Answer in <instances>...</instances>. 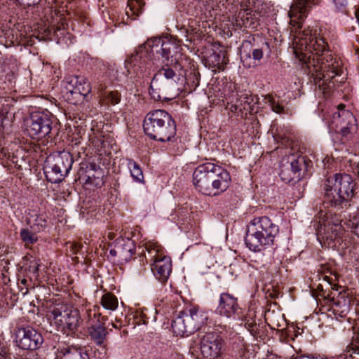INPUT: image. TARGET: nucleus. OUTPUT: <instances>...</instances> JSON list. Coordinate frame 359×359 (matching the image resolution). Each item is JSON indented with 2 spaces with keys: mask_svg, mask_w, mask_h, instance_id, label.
Listing matches in <instances>:
<instances>
[{
  "mask_svg": "<svg viewBox=\"0 0 359 359\" xmlns=\"http://www.w3.org/2000/svg\"><path fill=\"white\" fill-rule=\"evenodd\" d=\"M171 266L170 259L165 256L151 264V269L154 276L162 283L168 280L171 272Z\"/></svg>",
  "mask_w": 359,
  "mask_h": 359,
  "instance_id": "19",
  "label": "nucleus"
},
{
  "mask_svg": "<svg viewBox=\"0 0 359 359\" xmlns=\"http://www.w3.org/2000/svg\"><path fill=\"white\" fill-rule=\"evenodd\" d=\"M26 6L22 14L24 19L36 20L40 16V10L38 6L39 4H32V1H27L25 4H22Z\"/></svg>",
  "mask_w": 359,
  "mask_h": 359,
  "instance_id": "28",
  "label": "nucleus"
},
{
  "mask_svg": "<svg viewBox=\"0 0 359 359\" xmlns=\"http://www.w3.org/2000/svg\"><path fill=\"white\" fill-rule=\"evenodd\" d=\"M102 320H106V318L104 317H102Z\"/></svg>",
  "mask_w": 359,
  "mask_h": 359,
  "instance_id": "64",
  "label": "nucleus"
},
{
  "mask_svg": "<svg viewBox=\"0 0 359 359\" xmlns=\"http://www.w3.org/2000/svg\"><path fill=\"white\" fill-rule=\"evenodd\" d=\"M97 316L99 317L100 313H97L95 311H88V316L89 318L90 327L88 328L89 335L90 339L94 341L97 345L102 346L104 344L108 332L105 327L100 323H95L94 320L91 318L92 316L95 318Z\"/></svg>",
  "mask_w": 359,
  "mask_h": 359,
  "instance_id": "16",
  "label": "nucleus"
},
{
  "mask_svg": "<svg viewBox=\"0 0 359 359\" xmlns=\"http://www.w3.org/2000/svg\"><path fill=\"white\" fill-rule=\"evenodd\" d=\"M201 174H202V170L201 169V166H198V168H196L193 173V183H194V186L196 187V189H198L199 190V191H201V181L202 180Z\"/></svg>",
  "mask_w": 359,
  "mask_h": 359,
  "instance_id": "41",
  "label": "nucleus"
},
{
  "mask_svg": "<svg viewBox=\"0 0 359 359\" xmlns=\"http://www.w3.org/2000/svg\"><path fill=\"white\" fill-rule=\"evenodd\" d=\"M101 304L107 310L114 311L118 307V299L114 294L107 292L102 297Z\"/></svg>",
  "mask_w": 359,
  "mask_h": 359,
  "instance_id": "31",
  "label": "nucleus"
},
{
  "mask_svg": "<svg viewBox=\"0 0 359 359\" xmlns=\"http://www.w3.org/2000/svg\"><path fill=\"white\" fill-rule=\"evenodd\" d=\"M330 128L349 140L357 132V120L351 112L344 109V104H339L333 114Z\"/></svg>",
  "mask_w": 359,
  "mask_h": 359,
  "instance_id": "8",
  "label": "nucleus"
},
{
  "mask_svg": "<svg viewBox=\"0 0 359 359\" xmlns=\"http://www.w3.org/2000/svg\"><path fill=\"white\" fill-rule=\"evenodd\" d=\"M217 27L215 23L212 20L205 21V24L203 22V32H205L207 34H210L211 32V29L215 30Z\"/></svg>",
  "mask_w": 359,
  "mask_h": 359,
  "instance_id": "47",
  "label": "nucleus"
},
{
  "mask_svg": "<svg viewBox=\"0 0 359 359\" xmlns=\"http://www.w3.org/2000/svg\"><path fill=\"white\" fill-rule=\"evenodd\" d=\"M109 255L112 257H116V256H118V252H117V244L116 245V248L114 249H111L109 250Z\"/></svg>",
  "mask_w": 359,
  "mask_h": 359,
  "instance_id": "54",
  "label": "nucleus"
},
{
  "mask_svg": "<svg viewBox=\"0 0 359 359\" xmlns=\"http://www.w3.org/2000/svg\"><path fill=\"white\" fill-rule=\"evenodd\" d=\"M97 89L99 93L100 101L102 105L109 107L110 105L118 104L121 100V95L117 90L107 89V86L102 81H99L97 85Z\"/></svg>",
  "mask_w": 359,
  "mask_h": 359,
  "instance_id": "17",
  "label": "nucleus"
},
{
  "mask_svg": "<svg viewBox=\"0 0 359 359\" xmlns=\"http://www.w3.org/2000/svg\"><path fill=\"white\" fill-rule=\"evenodd\" d=\"M115 73L116 72H114V68H112L111 67L108 68L107 74V76L109 77V79L111 80H112V79L116 78L115 77Z\"/></svg>",
  "mask_w": 359,
  "mask_h": 359,
  "instance_id": "51",
  "label": "nucleus"
},
{
  "mask_svg": "<svg viewBox=\"0 0 359 359\" xmlns=\"http://www.w3.org/2000/svg\"><path fill=\"white\" fill-rule=\"evenodd\" d=\"M180 31L182 35H184L185 36H187V30L184 27H182Z\"/></svg>",
  "mask_w": 359,
  "mask_h": 359,
  "instance_id": "57",
  "label": "nucleus"
},
{
  "mask_svg": "<svg viewBox=\"0 0 359 359\" xmlns=\"http://www.w3.org/2000/svg\"><path fill=\"white\" fill-rule=\"evenodd\" d=\"M94 178L90 177V175L87 176V178L86 180V184H94Z\"/></svg>",
  "mask_w": 359,
  "mask_h": 359,
  "instance_id": "55",
  "label": "nucleus"
},
{
  "mask_svg": "<svg viewBox=\"0 0 359 359\" xmlns=\"http://www.w3.org/2000/svg\"><path fill=\"white\" fill-rule=\"evenodd\" d=\"M28 224L34 230L40 232L46 226V220L41 215H32L28 219Z\"/></svg>",
  "mask_w": 359,
  "mask_h": 359,
  "instance_id": "32",
  "label": "nucleus"
},
{
  "mask_svg": "<svg viewBox=\"0 0 359 359\" xmlns=\"http://www.w3.org/2000/svg\"><path fill=\"white\" fill-rule=\"evenodd\" d=\"M69 308H67V306L55 308L51 311L50 318L53 319L55 324L61 327L63 320L65 319L67 315H68L67 311H69Z\"/></svg>",
  "mask_w": 359,
  "mask_h": 359,
  "instance_id": "30",
  "label": "nucleus"
},
{
  "mask_svg": "<svg viewBox=\"0 0 359 359\" xmlns=\"http://www.w3.org/2000/svg\"><path fill=\"white\" fill-rule=\"evenodd\" d=\"M252 42H255V39L249 38L242 43L241 47V60L243 65L249 68L257 66L264 55L262 48L254 47Z\"/></svg>",
  "mask_w": 359,
  "mask_h": 359,
  "instance_id": "14",
  "label": "nucleus"
},
{
  "mask_svg": "<svg viewBox=\"0 0 359 359\" xmlns=\"http://www.w3.org/2000/svg\"><path fill=\"white\" fill-rule=\"evenodd\" d=\"M145 134L159 142L170 141L176 133V125L172 116L164 110H154L147 114L143 123Z\"/></svg>",
  "mask_w": 359,
  "mask_h": 359,
  "instance_id": "5",
  "label": "nucleus"
},
{
  "mask_svg": "<svg viewBox=\"0 0 359 359\" xmlns=\"http://www.w3.org/2000/svg\"><path fill=\"white\" fill-rule=\"evenodd\" d=\"M73 162V158L68 152L48 156L43 168L46 177L52 183L60 182L69 172Z\"/></svg>",
  "mask_w": 359,
  "mask_h": 359,
  "instance_id": "7",
  "label": "nucleus"
},
{
  "mask_svg": "<svg viewBox=\"0 0 359 359\" xmlns=\"http://www.w3.org/2000/svg\"><path fill=\"white\" fill-rule=\"evenodd\" d=\"M89 91H90V89H89V88H88V89L86 90V92L87 93H89Z\"/></svg>",
  "mask_w": 359,
  "mask_h": 359,
  "instance_id": "61",
  "label": "nucleus"
},
{
  "mask_svg": "<svg viewBox=\"0 0 359 359\" xmlns=\"http://www.w3.org/2000/svg\"><path fill=\"white\" fill-rule=\"evenodd\" d=\"M241 7L242 8L241 11H252L257 10L255 0H241L238 1Z\"/></svg>",
  "mask_w": 359,
  "mask_h": 359,
  "instance_id": "39",
  "label": "nucleus"
},
{
  "mask_svg": "<svg viewBox=\"0 0 359 359\" xmlns=\"http://www.w3.org/2000/svg\"><path fill=\"white\" fill-rule=\"evenodd\" d=\"M191 348L193 350V352L202 351V339L198 338L197 339L194 340L191 346Z\"/></svg>",
  "mask_w": 359,
  "mask_h": 359,
  "instance_id": "45",
  "label": "nucleus"
},
{
  "mask_svg": "<svg viewBox=\"0 0 359 359\" xmlns=\"http://www.w3.org/2000/svg\"><path fill=\"white\" fill-rule=\"evenodd\" d=\"M112 326L114 327V328H117L118 327L116 326V325L112 323Z\"/></svg>",
  "mask_w": 359,
  "mask_h": 359,
  "instance_id": "60",
  "label": "nucleus"
},
{
  "mask_svg": "<svg viewBox=\"0 0 359 359\" xmlns=\"http://www.w3.org/2000/svg\"><path fill=\"white\" fill-rule=\"evenodd\" d=\"M39 264H37L36 262H34V263L32 262L29 266V271L30 272L33 273L34 275L37 276L38 271H39Z\"/></svg>",
  "mask_w": 359,
  "mask_h": 359,
  "instance_id": "49",
  "label": "nucleus"
},
{
  "mask_svg": "<svg viewBox=\"0 0 359 359\" xmlns=\"http://www.w3.org/2000/svg\"><path fill=\"white\" fill-rule=\"evenodd\" d=\"M57 118L48 110L34 111L24 120L25 130L33 139H52L58 133Z\"/></svg>",
  "mask_w": 359,
  "mask_h": 359,
  "instance_id": "6",
  "label": "nucleus"
},
{
  "mask_svg": "<svg viewBox=\"0 0 359 359\" xmlns=\"http://www.w3.org/2000/svg\"><path fill=\"white\" fill-rule=\"evenodd\" d=\"M351 353H349V356L351 357L352 356V353H359V348L358 347H355V346H351Z\"/></svg>",
  "mask_w": 359,
  "mask_h": 359,
  "instance_id": "56",
  "label": "nucleus"
},
{
  "mask_svg": "<svg viewBox=\"0 0 359 359\" xmlns=\"http://www.w3.org/2000/svg\"><path fill=\"white\" fill-rule=\"evenodd\" d=\"M187 13L191 15L198 16L202 14L201 0H192L188 4Z\"/></svg>",
  "mask_w": 359,
  "mask_h": 359,
  "instance_id": "37",
  "label": "nucleus"
},
{
  "mask_svg": "<svg viewBox=\"0 0 359 359\" xmlns=\"http://www.w3.org/2000/svg\"><path fill=\"white\" fill-rule=\"evenodd\" d=\"M60 359H90V358L86 353H79L75 355L65 354Z\"/></svg>",
  "mask_w": 359,
  "mask_h": 359,
  "instance_id": "44",
  "label": "nucleus"
},
{
  "mask_svg": "<svg viewBox=\"0 0 359 359\" xmlns=\"http://www.w3.org/2000/svg\"><path fill=\"white\" fill-rule=\"evenodd\" d=\"M2 153L4 154V156H6V153H4V150L2 151Z\"/></svg>",
  "mask_w": 359,
  "mask_h": 359,
  "instance_id": "62",
  "label": "nucleus"
},
{
  "mask_svg": "<svg viewBox=\"0 0 359 359\" xmlns=\"http://www.w3.org/2000/svg\"><path fill=\"white\" fill-rule=\"evenodd\" d=\"M347 348H348V352L350 353L351 352V346H347Z\"/></svg>",
  "mask_w": 359,
  "mask_h": 359,
  "instance_id": "59",
  "label": "nucleus"
},
{
  "mask_svg": "<svg viewBox=\"0 0 359 359\" xmlns=\"http://www.w3.org/2000/svg\"><path fill=\"white\" fill-rule=\"evenodd\" d=\"M128 166L130 170L131 176L133 177V179L137 182H142L144 177L142 171L139 165L136 162L131 161L129 162Z\"/></svg>",
  "mask_w": 359,
  "mask_h": 359,
  "instance_id": "34",
  "label": "nucleus"
},
{
  "mask_svg": "<svg viewBox=\"0 0 359 359\" xmlns=\"http://www.w3.org/2000/svg\"><path fill=\"white\" fill-rule=\"evenodd\" d=\"M64 28L63 24H53L49 27L44 28L45 36L50 40H53V36H58L57 32H61Z\"/></svg>",
  "mask_w": 359,
  "mask_h": 359,
  "instance_id": "33",
  "label": "nucleus"
},
{
  "mask_svg": "<svg viewBox=\"0 0 359 359\" xmlns=\"http://www.w3.org/2000/svg\"><path fill=\"white\" fill-rule=\"evenodd\" d=\"M203 177L207 182H211L212 187L215 189L214 193L205 192L206 195L216 196L224 191L229 185L231 180L229 172L221 166L213 163H203Z\"/></svg>",
  "mask_w": 359,
  "mask_h": 359,
  "instance_id": "10",
  "label": "nucleus"
},
{
  "mask_svg": "<svg viewBox=\"0 0 359 359\" xmlns=\"http://www.w3.org/2000/svg\"><path fill=\"white\" fill-rule=\"evenodd\" d=\"M278 232V226L273 223L269 217H255L248 225L245 242L250 250L260 252L273 245Z\"/></svg>",
  "mask_w": 359,
  "mask_h": 359,
  "instance_id": "4",
  "label": "nucleus"
},
{
  "mask_svg": "<svg viewBox=\"0 0 359 359\" xmlns=\"http://www.w3.org/2000/svg\"><path fill=\"white\" fill-rule=\"evenodd\" d=\"M306 165L304 156L290 155L283 158L280 163V177L285 183H296L301 178V171Z\"/></svg>",
  "mask_w": 359,
  "mask_h": 359,
  "instance_id": "11",
  "label": "nucleus"
},
{
  "mask_svg": "<svg viewBox=\"0 0 359 359\" xmlns=\"http://www.w3.org/2000/svg\"><path fill=\"white\" fill-rule=\"evenodd\" d=\"M37 232L31 226L20 230V238L25 245L34 244L38 241Z\"/></svg>",
  "mask_w": 359,
  "mask_h": 359,
  "instance_id": "29",
  "label": "nucleus"
},
{
  "mask_svg": "<svg viewBox=\"0 0 359 359\" xmlns=\"http://www.w3.org/2000/svg\"><path fill=\"white\" fill-rule=\"evenodd\" d=\"M187 325L186 324L183 313L180 311L172 321V330L177 336L189 335Z\"/></svg>",
  "mask_w": 359,
  "mask_h": 359,
  "instance_id": "26",
  "label": "nucleus"
},
{
  "mask_svg": "<svg viewBox=\"0 0 359 359\" xmlns=\"http://www.w3.org/2000/svg\"><path fill=\"white\" fill-rule=\"evenodd\" d=\"M203 336V358H217L225 351L224 341L216 332H205Z\"/></svg>",
  "mask_w": 359,
  "mask_h": 359,
  "instance_id": "13",
  "label": "nucleus"
},
{
  "mask_svg": "<svg viewBox=\"0 0 359 359\" xmlns=\"http://www.w3.org/2000/svg\"><path fill=\"white\" fill-rule=\"evenodd\" d=\"M70 248H71V251H72L74 254H76L79 252V250H80L81 245H78L76 243H72L70 245Z\"/></svg>",
  "mask_w": 359,
  "mask_h": 359,
  "instance_id": "50",
  "label": "nucleus"
},
{
  "mask_svg": "<svg viewBox=\"0 0 359 359\" xmlns=\"http://www.w3.org/2000/svg\"><path fill=\"white\" fill-rule=\"evenodd\" d=\"M86 79H83V78H81V81H79L80 83H81V81H83L84 83H86Z\"/></svg>",
  "mask_w": 359,
  "mask_h": 359,
  "instance_id": "58",
  "label": "nucleus"
},
{
  "mask_svg": "<svg viewBox=\"0 0 359 359\" xmlns=\"http://www.w3.org/2000/svg\"><path fill=\"white\" fill-rule=\"evenodd\" d=\"M238 0H219V3L222 4L223 6L225 5H233Z\"/></svg>",
  "mask_w": 359,
  "mask_h": 359,
  "instance_id": "53",
  "label": "nucleus"
},
{
  "mask_svg": "<svg viewBox=\"0 0 359 359\" xmlns=\"http://www.w3.org/2000/svg\"><path fill=\"white\" fill-rule=\"evenodd\" d=\"M65 319L63 320L62 327L67 329L69 332L74 333L79 325V312L76 309L69 308Z\"/></svg>",
  "mask_w": 359,
  "mask_h": 359,
  "instance_id": "24",
  "label": "nucleus"
},
{
  "mask_svg": "<svg viewBox=\"0 0 359 359\" xmlns=\"http://www.w3.org/2000/svg\"><path fill=\"white\" fill-rule=\"evenodd\" d=\"M181 40L172 37L162 39L154 37L139 46L134 54L126 60L125 67L132 76H149L154 66L164 65L154 74L150 84L149 93L155 97L156 93L177 94L186 81L185 90L194 91L200 84L198 66L189 62L190 72L187 75V58L182 53Z\"/></svg>",
  "mask_w": 359,
  "mask_h": 359,
  "instance_id": "1",
  "label": "nucleus"
},
{
  "mask_svg": "<svg viewBox=\"0 0 359 359\" xmlns=\"http://www.w3.org/2000/svg\"><path fill=\"white\" fill-rule=\"evenodd\" d=\"M186 324L187 325L188 332L189 334L194 333L200 330L201 327V315L198 313V309L193 307L189 310V313L182 311Z\"/></svg>",
  "mask_w": 359,
  "mask_h": 359,
  "instance_id": "22",
  "label": "nucleus"
},
{
  "mask_svg": "<svg viewBox=\"0 0 359 359\" xmlns=\"http://www.w3.org/2000/svg\"><path fill=\"white\" fill-rule=\"evenodd\" d=\"M356 183L346 173H336L329 176L324 183L325 208L339 207L348 203L355 195Z\"/></svg>",
  "mask_w": 359,
  "mask_h": 359,
  "instance_id": "3",
  "label": "nucleus"
},
{
  "mask_svg": "<svg viewBox=\"0 0 359 359\" xmlns=\"http://www.w3.org/2000/svg\"><path fill=\"white\" fill-rule=\"evenodd\" d=\"M191 29L189 32V41L194 43L196 48L199 49L201 44L202 41V35L200 31V29H197L196 27H193V25L191 26Z\"/></svg>",
  "mask_w": 359,
  "mask_h": 359,
  "instance_id": "35",
  "label": "nucleus"
},
{
  "mask_svg": "<svg viewBox=\"0 0 359 359\" xmlns=\"http://www.w3.org/2000/svg\"><path fill=\"white\" fill-rule=\"evenodd\" d=\"M142 0H129L126 8L127 19L135 20L142 13Z\"/></svg>",
  "mask_w": 359,
  "mask_h": 359,
  "instance_id": "27",
  "label": "nucleus"
},
{
  "mask_svg": "<svg viewBox=\"0 0 359 359\" xmlns=\"http://www.w3.org/2000/svg\"><path fill=\"white\" fill-rule=\"evenodd\" d=\"M260 14L257 10L252 11H240L238 18L239 25L250 29H255L259 25Z\"/></svg>",
  "mask_w": 359,
  "mask_h": 359,
  "instance_id": "23",
  "label": "nucleus"
},
{
  "mask_svg": "<svg viewBox=\"0 0 359 359\" xmlns=\"http://www.w3.org/2000/svg\"><path fill=\"white\" fill-rule=\"evenodd\" d=\"M227 62L225 54L222 51L213 52L210 55H205V58L203 55V65L209 69H212V72L224 70Z\"/></svg>",
  "mask_w": 359,
  "mask_h": 359,
  "instance_id": "20",
  "label": "nucleus"
},
{
  "mask_svg": "<svg viewBox=\"0 0 359 359\" xmlns=\"http://www.w3.org/2000/svg\"><path fill=\"white\" fill-rule=\"evenodd\" d=\"M97 1L99 2H101V3H99V4H98L99 10L102 13H104L107 10V6L105 4V2L103 1V0H97Z\"/></svg>",
  "mask_w": 359,
  "mask_h": 359,
  "instance_id": "52",
  "label": "nucleus"
},
{
  "mask_svg": "<svg viewBox=\"0 0 359 359\" xmlns=\"http://www.w3.org/2000/svg\"><path fill=\"white\" fill-rule=\"evenodd\" d=\"M19 292H21L22 296H25L28 292L27 280L23 278L18 283Z\"/></svg>",
  "mask_w": 359,
  "mask_h": 359,
  "instance_id": "46",
  "label": "nucleus"
},
{
  "mask_svg": "<svg viewBox=\"0 0 359 359\" xmlns=\"http://www.w3.org/2000/svg\"><path fill=\"white\" fill-rule=\"evenodd\" d=\"M320 0H295L292 4L288 15L290 25L300 28L302 20L306 18L313 5L317 4Z\"/></svg>",
  "mask_w": 359,
  "mask_h": 359,
  "instance_id": "15",
  "label": "nucleus"
},
{
  "mask_svg": "<svg viewBox=\"0 0 359 359\" xmlns=\"http://www.w3.org/2000/svg\"><path fill=\"white\" fill-rule=\"evenodd\" d=\"M5 37L7 39L6 42L9 41L10 45H18L20 43V40L18 37V34L15 29H8L5 32Z\"/></svg>",
  "mask_w": 359,
  "mask_h": 359,
  "instance_id": "38",
  "label": "nucleus"
},
{
  "mask_svg": "<svg viewBox=\"0 0 359 359\" xmlns=\"http://www.w3.org/2000/svg\"><path fill=\"white\" fill-rule=\"evenodd\" d=\"M294 42L299 46L301 51H306L302 53L304 57H307V53L312 54V59L311 55L308 57V67L315 77L316 84L326 94L334 87L332 79L340 75L341 64L327 50V43L325 39L313 36L310 31L299 32Z\"/></svg>",
  "mask_w": 359,
  "mask_h": 359,
  "instance_id": "2",
  "label": "nucleus"
},
{
  "mask_svg": "<svg viewBox=\"0 0 359 359\" xmlns=\"http://www.w3.org/2000/svg\"><path fill=\"white\" fill-rule=\"evenodd\" d=\"M1 109H0V123L3 124L4 121L6 118L8 113V104L5 107L4 104H1Z\"/></svg>",
  "mask_w": 359,
  "mask_h": 359,
  "instance_id": "48",
  "label": "nucleus"
},
{
  "mask_svg": "<svg viewBox=\"0 0 359 359\" xmlns=\"http://www.w3.org/2000/svg\"><path fill=\"white\" fill-rule=\"evenodd\" d=\"M121 241L123 243H120V242L117 243V252L118 257L124 261H129L133 253L135 252V245L134 243L130 239H122Z\"/></svg>",
  "mask_w": 359,
  "mask_h": 359,
  "instance_id": "25",
  "label": "nucleus"
},
{
  "mask_svg": "<svg viewBox=\"0 0 359 359\" xmlns=\"http://www.w3.org/2000/svg\"><path fill=\"white\" fill-rule=\"evenodd\" d=\"M346 225L359 238V212H356L351 216L346 222Z\"/></svg>",
  "mask_w": 359,
  "mask_h": 359,
  "instance_id": "36",
  "label": "nucleus"
},
{
  "mask_svg": "<svg viewBox=\"0 0 359 359\" xmlns=\"http://www.w3.org/2000/svg\"><path fill=\"white\" fill-rule=\"evenodd\" d=\"M238 309L237 299L229 293H222L220 295L217 312L221 316L230 317Z\"/></svg>",
  "mask_w": 359,
  "mask_h": 359,
  "instance_id": "18",
  "label": "nucleus"
},
{
  "mask_svg": "<svg viewBox=\"0 0 359 359\" xmlns=\"http://www.w3.org/2000/svg\"><path fill=\"white\" fill-rule=\"evenodd\" d=\"M323 231L325 234L323 238L330 241L328 243L330 247L338 248L339 250H344V254H346V250H348L349 255L352 258L359 257V245H354L349 249L346 233L341 224L328 222L327 225H325Z\"/></svg>",
  "mask_w": 359,
  "mask_h": 359,
  "instance_id": "9",
  "label": "nucleus"
},
{
  "mask_svg": "<svg viewBox=\"0 0 359 359\" xmlns=\"http://www.w3.org/2000/svg\"><path fill=\"white\" fill-rule=\"evenodd\" d=\"M335 10L338 12L341 13H346V8L348 5V1L347 0H332Z\"/></svg>",
  "mask_w": 359,
  "mask_h": 359,
  "instance_id": "43",
  "label": "nucleus"
},
{
  "mask_svg": "<svg viewBox=\"0 0 359 359\" xmlns=\"http://www.w3.org/2000/svg\"><path fill=\"white\" fill-rule=\"evenodd\" d=\"M140 254L139 261L142 265H144L149 262L151 264L156 260H159L161 257H163V256L160 254L158 246L155 243L146 244Z\"/></svg>",
  "mask_w": 359,
  "mask_h": 359,
  "instance_id": "21",
  "label": "nucleus"
},
{
  "mask_svg": "<svg viewBox=\"0 0 359 359\" xmlns=\"http://www.w3.org/2000/svg\"><path fill=\"white\" fill-rule=\"evenodd\" d=\"M267 102H269L273 111L277 114H280L283 111V107L281 106L278 102H276L272 97L269 96L267 98Z\"/></svg>",
  "mask_w": 359,
  "mask_h": 359,
  "instance_id": "42",
  "label": "nucleus"
},
{
  "mask_svg": "<svg viewBox=\"0 0 359 359\" xmlns=\"http://www.w3.org/2000/svg\"><path fill=\"white\" fill-rule=\"evenodd\" d=\"M237 95V102H238L241 106L243 104H250V102L252 101V99L250 97V93L247 91H241Z\"/></svg>",
  "mask_w": 359,
  "mask_h": 359,
  "instance_id": "40",
  "label": "nucleus"
},
{
  "mask_svg": "<svg viewBox=\"0 0 359 359\" xmlns=\"http://www.w3.org/2000/svg\"><path fill=\"white\" fill-rule=\"evenodd\" d=\"M15 341L20 348L24 350H36L43 342L40 332L32 327H20L16 330Z\"/></svg>",
  "mask_w": 359,
  "mask_h": 359,
  "instance_id": "12",
  "label": "nucleus"
},
{
  "mask_svg": "<svg viewBox=\"0 0 359 359\" xmlns=\"http://www.w3.org/2000/svg\"><path fill=\"white\" fill-rule=\"evenodd\" d=\"M357 41L359 42V36H357Z\"/></svg>",
  "mask_w": 359,
  "mask_h": 359,
  "instance_id": "63",
  "label": "nucleus"
}]
</instances>
